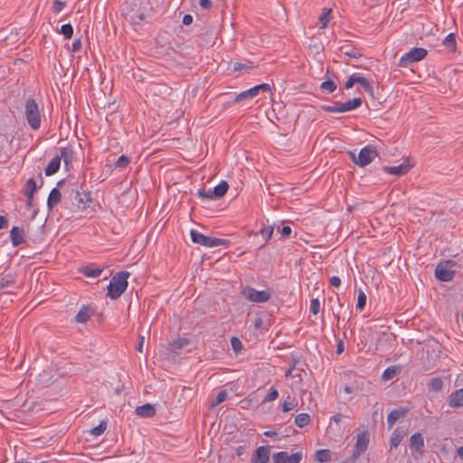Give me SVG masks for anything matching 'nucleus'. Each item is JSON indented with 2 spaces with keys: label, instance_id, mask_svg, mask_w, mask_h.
Listing matches in <instances>:
<instances>
[{
  "label": "nucleus",
  "instance_id": "obj_1",
  "mask_svg": "<svg viewBox=\"0 0 463 463\" xmlns=\"http://www.w3.org/2000/svg\"><path fill=\"white\" fill-rule=\"evenodd\" d=\"M125 19L134 26L139 25L146 19L145 10L140 0H128L121 6Z\"/></svg>",
  "mask_w": 463,
  "mask_h": 463
},
{
  "label": "nucleus",
  "instance_id": "obj_2",
  "mask_svg": "<svg viewBox=\"0 0 463 463\" xmlns=\"http://www.w3.org/2000/svg\"><path fill=\"white\" fill-rule=\"evenodd\" d=\"M130 276L128 271L117 272L110 279L108 286V296L113 299H118L127 289L128 282V279Z\"/></svg>",
  "mask_w": 463,
  "mask_h": 463
},
{
  "label": "nucleus",
  "instance_id": "obj_3",
  "mask_svg": "<svg viewBox=\"0 0 463 463\" xmlns=\"http://www.w3.org/2000/svg\"><path fill=\"white\" fill-rule=\"evenodd\" d=\"M349 155L355 165L364 167L378 156V151L375 146L367 145L360 150L357 156L354 152H350Z\"/></svg>",
  "mask_w": 463,
  "mask_h": 463
},
{
  "label": "nucleus",
  "instance_id": "obj_4",
  "mask_svg": "<svg viewBox=\"0 0 463 463\" xmlns=\"http://www.w3.org/2000/svg\"><path fill=\"white\" fill-rule=\"evenodd\" d=\"M25 117L29 126L36 130L41 126V115L35 99H28L25 103Z\"/></svg>",
  "mask_w": 463,
  "mask_h": 463
},
{
  "label": "nucleus",
  "instance_id": "obj_5",
  "mask_svg": "<svg viewBox=\"0 0 463 463\" xmlns=\"http://www.w3.org/2000/svg\"><path fill=\"white\" fill-rule=\"evenodd\" d=\"M191 239L194 243H197L205 247H217L221 245H227L228 241L224 239H219L215 237L205 236L203 233L199 232L196 230H191L190 232Z\"/></svg>",
  "mask_w": 463,
  "mask_h": 463
},
{
  "label": "nucleus",
  "instance_id": "obj_6",
  "mask_svg": "<svg viewBox=\"0 0 463 463\" xmlns=\"http://www.w3.org/2000/svg\"><path fill=\"white\" fill-rule=\"evenodd\" d=\"M428 54V52L424 48L415 47L406 52L400 58L398 65L400 67H407L409 64L419 61L424 59Z\"/></svg>",
  "mask_w": 463,
  "mask_h": 463
},
{
  "label": "nucleus",
  "instance_id": "obj_7",
  "mask_svg": "<svg viewBox=\"0 0 463 463\" xmlns=\"http://www.w3.org/2000/svg\"><path fill=\"white\" fill-rule=\"evenodd\" d=\"M455 265L453 260H446L437 265L435 269L436 278L443 282H448L453 279L455 271L451 268Z\"/></svg>",
  "mask_w": 463,
  "mask_h": 463
},
{
  "label": "nucleus",
  "instance_id": "obj_8",
  "mask_svg": "<svg viewBox=\"0 0 463 463\" xmlns=\"http://www.w3.org/2000/svg\"><path fill=\"white\" fill-rule=\"evenodd\" d=\"M242 294L249 301L255 303L267 302L271 296L269 290H257L250 287L244 288Z\"/></svg>",
  "mask_w": 463,
  "mask_h": 463
},
{
  "label": "nucleus",
  "instance_id": "obj_9",
  "mask_svg": "<svg viewBox=\"0 0 463 463\" xmlns=\"http://www.w3.org/2000/svg\"><path fill=\"white\" fill-rule=\"evenodd\" d=\"M303 458L302 452L298 451L289 455L287 451H279L272 456L273 463H299Z\"/></svg>",
  "mask_w": 463,
  "mask_h": 463
},
{
  "label": "nucleus",
  "instance_id": "obj_10",
  "mask_svg": "<svg viewBox=\"0 0 463 463\" xmlns=\"http://www.w3.org/2000/svg\"><path fill=\"white\" fill-rule=\"evenodd\" d=\"M270 447L260 446L251 457L250 463H267L269 460Z\"/></svg>",
  "mask_w": 463,
  "mask_h": 463
},
{
  "label": "nucleus",
  "instance_id": "obj_11",
  "mask_svg": "<svg viewBox=\"0 0 463 463\" xmlns=\"http://www.w3.org/2000/svg\"><path fill=\"white\" fill-rule=\"evenodd\" d=\"M411 168V165L408 162H403L397 166H383V170L387 174L401 176L407 174Z\"/></svg>",
  "mask_w": 463,
  "mask_h": 463
},
{
  "label": "nucleus",
  "instance_id": "obj_12",
  "mask_svg": "<svg viewBox=\"0 0 463 463\" xmlns=\"http://www.w3.org/2000/svg\"><path fill=\"white\" fill-rule=\"evenodd\" d=\"M448 403L451 408L463 407V388L452 392L449 396Z\"/></svg>",
  "mask_w": 463,
  "mask_h": 463
},
{
  "label": "nucleus",
  "instance_id": "obj_13",
  "mask_svg": "<svg viewBox=\"0 0 463 463\" xmlns=\"http://www.w3.org/2000/svg\"><path fill=\"white\" fill-rule=\"evenodd\" d=\"M24 232L18 226H14L10 231V240L14 247L23 244L25 241L24 239Z\"/></svg>",
  "mask_w": 463,
  "mask_h": 463
},
{
  "label": "nucleus",
  "instance_id": "obj_14",
  "mask_svg": "<svg viewBox=\"0 0 463 463\" xmlns=\"http://www.w3.org/2000/svg\"><path fill=\"white\" fill-rule=\"evenodd\" d=\"M407 413V409L404 407H399L397 409L392 410L387 415V424L389 429H391L396 420L405 416Z\"/></svg>",
  "mask_w": 463,
  "mask_h": 463
},
{
  "label": "nucleus",
  "instance_id": "obj_15",
  "mask_svg": "<svg viewBox=\"0 0 463 463\" xmlns=\"http://www.w3.org/2000/svg\"><path fill=\"white\" fill-rule=\"evenodd\" d=\"M341 108V113L351 111L360 108L363 104V100L361 98H354L352 99H348L344 103H339Z\"/></svg>",
  "mask_w": 463,
  "mask_h": 463
},
{
  "label": "nucleus",
  "instance_id": "obj_16",
  "mask_svg": "<svg viewBox=\"0 0 463 463\" xmlns=\"http://www.w3.org/2000/svg\"><path fill=\"white\" fill-rule=\"evenodd\" d=\"M136 413L143 418H151L156 414V409L154 405L146 403L142 406H137L136 408Z\"/></svg>",
  "mask_w": 463,
  "mask_h": 463
},
{
  "label": "nucleus",
  "instance_id": "obj_17",
  "mask_svg": "<svg viewBox=\"0 0 463 463\" xmlns=\"http://www.w3.org/2000/svg\"><path fill=\"white\" fill-rule=\"evenodd\" d=\"M61 200V194L58 187H54L50 192V194L47 199V207L49 210H52L55 205L60 203Z\"/></svg>",
  "mask_w": 463,
  "mask_h": 463
},
{
  "label": "nucleus",
  "instance_id": "obj_18",
  "mask_svg": "<svg viewBox=\"0 0 463 463\" xmlns=\"http://www.w3.org/2000/svg\"><path fill=\"white\" fill-rule=\"evenodd\" d=\"M368 443H369L368 432L364 431V432L358 433L354 448L362 452H364L367 449Z\"/></svg>",
  "mask_w": 463,
  "mask_h": 463
},
{
  "label": "nucleus",
  "instance_id": "obj_19",
  "mask_svg": "<svg viewBox=\"0 0 463 463\" xmlns=\"http://www.w3.org/2000/svg\"><path fill=\"white\" fill-rule=\"evenodd\" d=\"M92 314H93V310L90 307L83 306L80 309V311L77 313V315L75 317V321L77 323L84 324L89 320V318L90 317V316Z\"/></svg>",
  "mask_w": 463,
  "mask_h": 463
},
{
  "label": "nucleus",
  "instance_id": "obj_20",
  "mask_svg": "<svg viewBox=\"0 0 463 463\" xmlns=\"http://www.w3.org/2000/svg\"><path fill=\"white\" fill-rule=\"evenodd\" d=\"M228 189H229L228 183L226 181H222L218 185H216L212 190L213 197H214L215 200L221 199L227 193Z\"/></svg>",
  "mask_w": 463,
  "mask_h": 463
},
{
  "label": "nucleus",
  "instance_id": "obj_21",
  "mask_svg": "<svg viewBox=\"0 0 463 463\" xmlns=\"http://www.w3.org/2000/svg\"><path fill=\"white\" fill-rule=\"evenodd\" d=\"M61 166V156H56L54 158L51 160L48 165L45 168V175L47 176H51L56 174Z\"/></svg>",
  "mask_w": 463,
  "mask_h": 463
},
{
  "label": "nucleus",
  "instance_id": "obj_22",
  "mask_svg": "<svg viewBox=\"0 0 463 463\" xmlns=\"http://www.w3.org/2000/svg\"><path fill=\"white\" fill-rule=\"evenodd\" d=\"M405 435V430H401L400 428L395 429L391 437V447L396 449Z\"/></svg>",
  "mask_w": 463,
  "mask_h": 463
},
{
  "label": "nucleus",
  "instance_id": "obj_23",
  "mask_svg": "<svg viewBox=\"0 0 463 463\" xmlns=\"http://www.w3.org/2000/svg\"><path fill=\"white\" fill-rule=\"evenodd\" d=\"M410 446L414 450L418 451L424 447V439L420 432L414 433L410 439Z\"/></svg>",
  "mask_w": 463,
  "mask_h": 463
},
{
  "label": "nucleus",
  "instance_id": "obj_24",
  "mask_svg": "<svg viewBox=\"0 0 463 463\" xmlns=\"http://www.w3.org/2000/svg\"><path fill=\"white\" fill-rule=\"evenodd\" d=\"M356 83L361 85L364 90L368 93L371 97H373V87L371 82L361 74L357 73Z\"/></svg>",
  "mask_w": 463,
  "mask_h": 463
},
{
  "label": "nucleus",
  "instance_id": "obj_25",
  "mask_svg": "<svg viewBox=\"0 0 463 463\" xmlns=\"http://www.w3.org/2000/svg\"><path fill=\"white\" fill-rule=\"evenodd\" d=\"M258 92H257V90H255V88H251L250 90H244L241 93H239L236 97H235V101L236 102H240V101H242V100H245V99H252L256 96H258Z\"/></svg>",
  "mask_w": 463,
  "mask_h": 463
},
{
  "label": "nucleus",
  "instance_id": "obj_26",
  "mask_svg": "<svg viewBox=\"0 0 463 463\" xmlns=\"http://www.w3.org/2000/svg\"><path fill=\"white\" fill-rule=\"evenodd\" d=\"M341 52L349 57L359 58L362 56V53L354 47L345 44L340 47Z\"/></svg>",
  "mask_w": 463,
  "mask_h": 463
},
{
  "label": "nucleus",
  "instance_id": "obj_27",
  "mask_svg": "<svg viewBox=\"0 0 463 463\" xmlns=\"http://www.w3.org/2000/svg\"><path fill=\"white\" fill-rule=\"evenodd\" d=\"M36 190H37V184H36L35 180L33 178H30L24 184V185L22 189V193H23V194H28V195H33L34 193L36 192Z\"/></svg>",
  "mask_w": 463,
  "mask_h": 463
},
{
  "label": "nucleus",
  "instance_id": "obj_28",
  "mask_svg": "<svg viewBox=\"0 0 463 463\" xmlns=\"http://www.w3.org/2000/svg\"><path fill=\"white\" fill-rule=\"evenodd\" d=\"M103 269L99 268H90L89 266L82 267L80 273L89 278H97L102 273Z\"/></svg>",
  "mask_w": 463,
  "mask_h": 463
},
{
  "label": "nucleus",
  "instance_id": "obj_29",
  "mask_svg": "<svg viewBox=\"0 0 463 463\" xmlns=\"http://www.w3.org/2000/svg\"><path fill=\"white\" fill-rule=\"evenodd\" d=\"M59 156H61V160L63 159L65 166L68 167L73 159V151L67 147H61Z\"/></svg>",
  "mask_w": 463,
  "mask_h": 463
},
{
  "label": "nucleus",
  "instance_id": "obj_30",
  "mask_svg": "<svg viewBox=\"0 0 463 463\" xmlns=\"http://www.w3.org/2000/svg\"><path fill=\"white\" fill-rule=\"evenodd\" d=\"M315 459L319 463L327 462L331 459V451L329 449H319L315 454Z\"/></svg>",
  "mask_w": 463,
  "mask_h": 463
},
{
  "label": "nucleus",
  "instance_id": "obj_31",
  "mask_svg": "<svg viewBox=\"0 0 463 463\" xmlns=\"http://www.w3.org/2000/svg\"><path fill=\"white\" fill-rule=\"evenodd\" d=\"M310 422V416L308 413H300L295 418V424L299 428H304Z\"/></svg>",
  "mask_w": 463,
  "mask_h": 463
},
{
  "label": "nucleus",
  "instance_id": "obj_32",
  "mask_svg": "<svg viewBox=\"0 0 463 463\" xmlns=\"http://www.w3.org/2000/svg\"><path fill=\"white\" fill-rule=\"evenodd\" d=\"M15 281V276L8 273L0 279V289L7 288Z\"/></svg>",
  "mask_w": 463,
  "mask_h": 463
},
{
  "label": "nucleus",
  "instance_id": "obj_33",
  "mask_svg": "<svg viewBox=\"0 0 463 463\" xmlns=\"http://www.w3.org/2000/svg\"><path fill=\"white\" fill-rule=\"evenodd\" d=\"M428 388L433 392H439L443 388V381L439 377H434L430 379L428 383Z\"/></svg>",
  "mask_w": 463,
  "mask_h": 463
},
{
  "label": "nucleus",
  "instance_id": "obj_34",
  "mask_svg": "<svg viewBox=\"0 0 463 463\" xmlns=\"http://www.w3.org/2000/svg\"><path fill=\"white\" fill-rule=\"evenodd\" d=\"M337 88L336 83L332 80H327L320 84V90L326 93H332Z\"/></svg>",
  "mask_w": 463,
  "mask_h": 463
},
{
  "label": "nucleus",
  "instance_id": "obj_35",
  "mask_svg": "<svg viewBox=\"0 0 463 463\" xmlns=\"http://www.w3.org/2000/svg\"><path fill=\"white\" fill-rule=\"evenodd\" d=\"M188 344H189V341L185 338L175 340L169 345L170 351L176 352L177 350L182 349L184 346L187 345Z\"/></svg>",
  "mask_w": 463,
  "mask_h": 463
},
{
  "label": "nucleus",
  "instance_id": "obj_36",
  "mask_svg": "<svg viewBox=\"0 0 463 463\" xmlns=\"http://www.w3.org/2000/svg\"><path fill=\"white\" fill-rule=\"evenodd\" d=\"M443 44L449 48V50H451L452 52H454L456 50V37H455V34L454 33H449L448 34L445 39L443 40Z\"/></svg>",
  "mask_w": 463,
  "mask_h": 463
},
{
  "label": "nucleus",
  "instance_id": "obj_37",
  "mask_svg": "<svg viewBox=\"0 0 463 463\" xmlns=\"http://www.w3.org/2000/svg\"><path fill=\"white\" fill-rule=\"evenodd\" d=\"M398 373L399 370L395 366H390L383 371L382 378L384 381H388L392 379Z\"/></svg>",
  "mask_w": 463,
  "mask_h": 463
},
{
  "label": "nucleus",
  "instance_id": "obj_38",
  "mask_svg": "<svg viewBox=\"0 0 463 463\" xmlns=\"http://www.w3.org/2000/svg\"><path fill=\"white\" fill-rule=\"evenodd\" d=\"M60 33L65 39H71L73 35V28L71 24L61 25Z\"/></svg>",
  "mask_w": 463,
  "mask_h": 463
},
{
  "label": "nucleus",
  "instance_id": "obj_39",
  "mask_svg": "<svg viewBox=\"0 0 463 463\" xmlns=\"http://www.w3.org/2000/svg\"><path fill=\"white\" fill-rule=\"evenodd\" d=\"M331 9H325L323 14L319 17V22L321 24L320 28L324 29L326 27L327 23L330 20Z\"/></svg>",
  "mask_w": 463,
  "mask_h": 463
},
{
  "label": "nucleus",
  "instance_id": "obj_40",
  "mask_svg": "<svg viewBox=\"0 0 463 463\" xmlns=\"http://www.w3.org/2000/svg\"><path fill=\"white\" fill-rule=\"evenodd\" d=\"M227 392L226 390H222L221 392H218V394L216 395L215 399L212 402V407H215L219 404H221L222 402H224L227 398Z\"/></svg>",
  "mask_w": 463,
  "mask_h": 463
},
{
  "label": "nucleus",
  "instance_id": "obj_41",
  "mask_svg": "<svg viewBox=\"0 0 463 463\" xmlns=\"http://www.w3.org/2000/svg\"><path fill=\"white\" fill-rule=\"evenodd\" d=\"M366 304V295L363 290H359L357 297L356 308L359 310H363Z\"/></svg>",
  "mask_w": 463,
  "mask_h": 463
},
{
  "label": "nucleus",
  "instance_id": "obj_42",
  "mask_svg": "<svg viewBox=\"0 0 463 463\" xmlns=\"http://www.w3.org/2000/svg\"><path fill=\"white\" fill-rule=\"evenodd\" d=\"M254 68L252 62L248 61L247 63L234 62L232 65V70L234 71H239L242 70H250Z\"/></svg>",
  "mask_w": 463,
  "mask_h": 463
},
{
  "label": "nucleus",
  "instance_id": "obj_43",
  "mask_svg": "<svg viewBox=\"0 0 463 463\" xmlns=\"http://www.w3.org/2000/svg\"><path fill=\"white\" fill-rule=\"evenodd\" d=\"M273 231H274V228L273 226H268V227H263L261 230H260V234L262 235V237L265 239V243L270 240L272 234H273Z\"/></svg>",
  "mask_w": 463,
  "mask_h": 463
},
{
  "label": "nucleus",
  "instance_id": "obj_44",
  "mask_svg": "<svg viewBox=\"0 0 463 463\" xmlns=\"http://www.w3.org/2000/svg\"><path fill=\"white\" fill-rule=\"evenodd\" d=\"M106 428L107 423L105 421H101L97 427L90 430V433L94 436H99L105 431Z\"/></svg>",
  "mask_w": 463,
  "mask_h": 463
},
{
  "label": "nucleus",
  "instance_id": "obj_45",
  "mask_svg": "<svg viewBox=\"0 0 463 463\" xmlns=\"http://www.w3.org/2000/svg\"><path fill=\"white\" fill-rule=\"evenodd\" d=\"M279 397V392L275 388H271L269 392L267 394V396L264 398V402H273L277 400Z\"/></svg>",
  "mask_w": 463,
  "mask_h": 463
},
{
  "label": "nucleus",
  "instance_id": "obj_46",
  "mask_svg": "<svg viewBox=\"0 0 463 463\" xmlns=\"http://www.w3.org/2000/svg\"><path fill=\"white\" fill-rule=\"evenodd\" d=\"M197 194L202 199L215 200L214 197H213L212 189H209V190L200 189V190H198Z\"/></svg>",
  "mask_w": 463,
  "mask_h": 463
},
{
  "label": "nucleus",
  "instance_id": "obj_47",
  "mask_svg": "<svg viewBox=\"0 0 463 463\" xmlns=\"http://www.w3.org/2000/svg\"><path fill=\"white\" fill-rule=\"evenodd\" d=\"M322 109L326 112H339L341 113V108L339 103H335V105H323Z\"/></svg>",
  "mask_w": 463,
  "mask_h": 463
},
{
  "label": "nucleus",
  "instance_id": "obj_48",
  "mask_svg": "<svg viewBox=\"0 0 463 463\" xmlns=\"http://www.w3.org/2000/svg\"><path fill=\"white\" fill-rule=\"evenodd\" d=\"M129 162H130L129 158L127 156L122 155L118 157V159L116 163V166L118 168H124L129 164Z\"/></svg>",
  "mask_w": 463,
  "mask_h": 463
},
{
  "label": "nucleus",
  "instance_id": "obj_49",
  "mask_svg": "<svg viewBox=\"0 0 463 463\" xmlns=\"http://www.w3.org/2000/svg\"><path fill=\"white\" fill-rule=\"evenodd\" d=\"M65 2H62L61 0H54L52 2V12L56 14L60 13L65 6Z\"/></svg>",
  "mask_w": 463,
  "mask_h": 463
},
{
  "label": "nucleus",
  "instance_id": "obj_50",
  "mask_svg": "<svg viewBox=\"0 0 463 463\" xmlns=\"http://www.w3.org/2000/svg\"><path fill=\"white\" fill-rule=\"evenodd\" d=\"M320 310V302L317 298H313L311 300V304H310V311L314 314V315H317L318 314Z\"/></svg>",
  "mask_w": 463,
  "mask_h": 463
},
{
  "label": "nucleus",
  "instance_id": "obj_51",
  "mask_svg": "<svg viewBox=\"0 0 463 463\" xmlns=\"http://www.w3.org/2000/svg\"><path fill=\"white\" fill-rule=\"evenodd\" d=\"M231 344H232V349L235 352H239L241 349V347H242L241 342L240 341L239 338H237L235 336H232L231 338Z\"/></svg>",
  "mask_w": 463,
  "mask_h": 463
},
{
  "label": "nucleus",
  "instance_id": "obj_52",
  "mask_svg": "<svg viewBox=\"0 0 463 463\" xmlns=\"http://www.w3.org/2000/svg\"><path fill=\"white\" fill-rule=\"evenodd\" d=\"M356 77L357 73H354L347 79V80L345 83V88L346 90H349L354 87V85L356 83Z\"/></svg>",
  "mask_w": 463,
  "mask_h": 463
},
{
  "label": "nucleus",
  "instance_id": "obj_53",
  "mask_svg": "<svg viewBox=\"0 0 463 463\" xmlns=\"http://www.w3.org/2000/svg\"><path fill=\"white\" fill-rule=\"evenodd\" d=\"M248 449H249V444L245 443L243 445L237 447L235 449V452H236L237 456L241 457L247 453Z\"/></svg>",
  "mask_w": 463,
  "mask_h": 463
},
{
  "label": "nucleus",
  "instance_id": "obj_54",
  "mask_svg": "<svg viewBox=\"0 0 463 463\" xmlns=\"http://www.w3.org/2000/svg\"><path fill=\"white\" fill-rule=\"evenodd\" d=\"M255 90H257L258 94L260 91H270V86L268 83H261L254 86Z\"/></svg>",
  "mask_w": 463,
  "mask_h": 463
},
{
  "label": "nucleus",
  "instance_id": "obj_55",
  "mask_svg": "<svg viewBox=\"0 0 463 463\" xmlns=\"http://www.w3.org/2000/svg\"><path fill=\"white\" fill-rule=\"evenodd\" d=\"M81 48V40L80 38L75 39L71 45V52H77Z\"/></svg>",
  "mask_w": 463,
  "mask_h": 463
},
{
  "label": "nucleus",
  "instance_id": "obj_56",
  "mask_svg": "<svg viewBox=\"0 0 463 463\" xmlns=\"http://www.w3.org/2000/svg\"><path fill=\"white\" fill-rule=\"evenodd\" d=\"M199 5L203 9H210L213 6L211 0H199Z\"/></svg>",
  "mask_w": 463,
  "mask_h": 463
},
{
  "label": "nucleus",
  "instance_id": "obj_57",
  "mask_svg": "<svg viewBox=\"0 0 463 463\" xmlns=\"http://www.w3.org/2000/svg\"><path fill=\"white\" fill-rule=\"evenodd\" d=\"M330 284L333 287L338 288L341 285V279L337 276H333L330 278Z\"/></svg>",
  "mask_w": 463,
  "mask_h": 463
},
{
  "label": "nucleus",
  "instance_id": "obj_58",
  "mask_svg": "<svg viewBox=\"0 0 463 463\" xmlns=\"http://www.w3.org/2000/svg\"><path fill=\"white\" fill-rule=\"evenodd\" d=\"M280 232L282 237L288 238L291 234V228L289 226H283Z\"/></svg>",
  "mask_w": 463,
  "mask_h": 463
},
{
  "label": "nucleus",
  "instance_id": "obj_59",
  "mask_svg": "<svg viewBox=\"0 0 463 463\" xmlns=\"http://www.w3.org/2000/svg\"><path fill=\"white\" fill-rule=\"evenodd\" d=\"M293 408H294V404H293L292 402L285 401L284 403H283L282 411L284 412H288V411H291Z\"/></svg>",
  "mask_w": 463,
  "mask_h": 463
},
{
  "label": "nucleus",
  "instance_id": "obj_60",
  "mask_svg": "<svg viewBox=\"0 0 463 463\" xmlns=\"http://www.w3.org/2000/svg\"><path fill=\"white\" fill-rule=\"evenodd\" d=\"M362 453H363L362 451H360V450H358V449H356L354 448V451H353V454H352V456H351L350 461H351L352 463L355 462V461H356V459L361 456V454H362Z\"/></svg>",
  "mask_w": 463,
  "mask_h": 463
},
{
  "label": "nucleus",
  "instance_id": "obj_61",
  "mask_svg": "<svg viewBox=\"0 0 463 463\" xmlns=\"http://www.w3.org/2000/svg\"><path fill=\"white\" fill-rule=\"evenodd\" d=\"M24 195L27 198L26 208L31 209L33 205V195H28V194H24Z\"/></svg>",
  "mask_w": 463,
  "mask_h": 463
},
{
  "label": "nucleus",
  "instance_id": "obj_62",
  "mask_svg": "<svg viewBox=\"0 0 463 463\" xmlns=\"http://www.w3.org/2000/svg\"><path fill=\"white\" fill-rule=\"evenodd\" d=\"M85 199L87 201H90L87 195L82 196V194L79 191L76 192L75 200H77L79 203H83L85 202Z\"/></svg>",
  "mask_w": 463,
  "mask_h": 463
},
{
  "label": "nucleus",
  "instance_id": "obj_63",
  "mask_svg": "<svg viewBox=\"0 0 463 463\" xmlns=\"http://www.w3.org/2000/svg\"><path fill=\"white\" fill-rule=\"evenodd\" d=\"M193 23V16L191 14H185L183 17V24L184 25H190Z\"/></svg>",
  "mask_w": 463,
  "mask_h": 463
},
{
  "label": "nucleus",
  "instance_id": "obj_64",
  "mask_svg": "<svg viewBox=\"0 0 463 463\" xmlns=\"http://www.w3.org/2000/svg\"><path fill=\"white\" fill-rule=\"evenodd\" d=\"M8 225V221L6 217L0 215V230L6 228Z\"/></svg>",
  "mask_w": 463,
  "mask_h": 463
}]
</instances>
